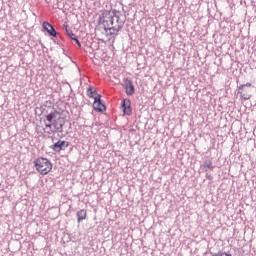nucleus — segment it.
Returning <instances> with one entry per match:
<instances>
[{
	"instance_id": "obj_1",
	"label": "nucleus",
	"mask_w": 256,
	"mask_h": 256,
	"mask_svg": "<svg viewBox=\"0 0 256 256\" xmlns=\"http://www.w3.org/2000/svg\"><path fill=\"white\" fill-rule=\"evenodd\" d=\"M46 121H48V124H45V129H52L54 128V131L61 133L63 131V126L65 125V118L61 116V113L54 111L50 114L46 115Z\"/></svg>"
},
{
	"instance_id": "obj_2",
	"label": "nucleus",
	"mask_w": 256,
	"mask_h": 256,
	"mask_svg": "<svg viewBox=\"0 0 256 256\" xmlns=\"http://www.w3.org/2000/svg\"><path fill=\"white\" fill-rule=\"evenodd\" d=\"M34 167L39 175H49L53 171V163L45 157H39L34 161Z\"/></svg>"
},
{
	"instance_id": "obj_3",
	"label": "nucleus",
	"mask_w": 256,
	"mask_h": 256,
	"mask_svg": "<svg viewBox=\"0 0 256 256\" xmlns=\"http://www.w3.org/2000/svg\"><path fill=\"white\" fill-rule=\"evenodd\" d=\"M113 13H114V10H112V11L105 10L101 14L100 21L104 27H111V23H112V20L114 17Z\"/></svg>"
},
{
	"instance_id": "obj_4",
	"label": "nucleus",
	"mask_w": 256,
	"mask_h": 256,
	"mask_svg": "<svg viewBox=\"0 0 256 256\" xmlns=\"http://www.w3.org/2000/svg\"><path fill=\"white\" fill-rule=\"evenodd\" d=\"M110 27H115V29H121L123 27V21H121V14L114 10L112 22Z\"/></svg>"
},
{
	"instance_id": "obj_5",
	"label": "nucleus",
	"mask_w": 256,
	"mask_h": 256,
	"mask_svg": "<svg viewBox=\"0 0 256 256\" xmlns=\"http://www.w3.org/2000/svg\"><path fill=\"white\" fill-rule=\"evenodd\" d=\"M94 111H98L100 113H103L105 111V104L101 103V95H97L94 97V103H93Z\"/></svg>"
},
{
	"instance_id": "obj_6",
	"label": "nucleus",
	"mask_w": 256,
	"mask_h": 256,
	"mask_svg": "<svg viewBox=\"0 0 256 256\" xmlns=\"http://www.w3.org/2000/svg\"><path fill=\"white\" fill-rule=\"evenodd\" d=\"M104 29L107 37H115L121 31V28H115V26H104Z\"/></svg>"
},
{
	"instance_id": "obj_7",
	"label": "nucleus",
	"mask_w": 256,
	"mask_h": 256,
	"mask_svg": "<svg viewBox=\"0 0 256 256\" xmlns=\"http://www.w3.org/2000/svg\"><path fill=\"white\" fill-rule=\"evenodd\" d=\"M122 111L124 112V115H131V100L124 99L122 100Z\"/></svg>"
},
{
	"instance_id": "obj_8",
	"label": "nucleus",
	"mask_w": 256,
	"mask_h": 256,
	"mask_svg": "<svg viewBox=\"0 0 256 256\" xmlns=\"http://www.w3.org/2000/svg\"><path fill=\"white\" fill-rule=\"evenodd\" d=\"M42 27L51 37H57V31H55V28H53V25L49 24V22H43Z\"/></svg>"
},
{
	"instance_id": "obj_9",
	"label": "nucleus",
	"mask_w": 256,
	"mask_h": 256,
	"mask_svg": "<svg viewBox=\"0 0 256 256\" xmlns=\"http://www.w3.org/2000/svg\"><path fill=\"white\" fill-rule=\"evenodd\" d=\"M125 83V89H126V94L127 95H133L135 93V87L133 86V82L129 79L124 80Z\"/></svg>"
},
{
	"instance_id": "obj_10",
	"label": "nucleus",
	"mask_w": 256,
	"mask_h": 256,
	"mask_svg": "<svg viewBox=\"0 0 256 256\" xmlns=\"http://www.w3.org/2000/svg\"><path fill=\"white\" fill-rule=\"evenodd\" d=\"M63 147H69V142L59 140L53 145L52 149L53 151L59 152L63 149Z\"/></svg>"
},
{
	"instance_id": "obj_11",
	"label": "nucleus",
	"mask_w": 256,
	"mask_h": 256,
	"mask_svg": "<svg viewBox=\"0 0 256 256\" xmlns=\"http://www.w3.org/2000/svg\"><path fill=\"white\" fill-rule=\"evenodd\" d=\"M76 217L78 219V223H81V221H85L87 219V210L81 209L77 212Z\"/></svg>"
},
{
	"instance_id": "obj_12",
	"label": "nucleus",
	"mask_w": 256,
	"mask_h": 256,
	"mask_svg": "<svg viewBox=\"0 0 256 256\" xmlns=\"http://www.w3.org/2000/svg\"><path fill=\"white\" fill-rule=\"evenodd\" d=\"M97 90H95V88L93 87H89L87 89V96L90 97V99H95V97H97Z\"/></svg>"
},
{
	"instance_id": "obj_13",
	"label": "nucleus",
	"mask_w": 256,
	"mask_h": 256,
	"mask_svg": "<svg viewBox=\"0 0 256 256\" xmlns=\"http://www.w3.org/2000/svg\"><path fill=\"white\" fill-rule=\"evenodd\" d=\"M240 95L244 99V101H248V99H251V92L249 91L241 90Z\"/></svg>"
},
{
	"instance_id": "obj_14",
	"label": "nucleus",
	"mask_w": 256,
	"mask_h": 256,
	"mask_svg": "<svg viewBox=\"0 0 256 256\" xmlns=\"http://www.w3.org/2000/svg\"><path fill=\"white\" fill-rule=\"evenodd\" d=\"M245 87H252V84L250 82L246 83V84H241L238 89L239 91H244Z\"/></svg>"
},
{
	"instance_id": "obj_15",
	"label": "nucleus",
	"mask_w": 256,
	"mask_h": 256,
	"mask_svg": "<svg viewBox=\"0 0 256 256\" xmlns=\"http://www.w3.org/2000/svg\"><path fill=\"white\" fill-rule=\"evenodd\" d=\"M205 167L208 169H213V163L211 161L205 163Z\"/></svg>"
},
{
	"instance_id": "obj_16",
	"label": "nucleus",
	"mask_w": 256,
	"mask_h": 256,
	"mask_svg": "<svg viewBox=\"0 0 256 256\" xmlns=\"http://www.w3.org/2000/svg\"><path fill=\"white\" fill-rule=\"evenodd\" d=\"M71 39H73L75 41V39H77V37L75 36V34H72L71 36Z\"/></svg>"
},
{
	"instance_id": "obj_17",
	"label": "nucleus",
	"mask_w": 256,
	"mask_h": 256,
	"mask_svg": "<svg viewBox=\"0 0 256 256\" xmlns=\"http://www.w3.org/2000/svg\"><path fill=\"white\" fill-rule=\"evenodd\" d=\"M66 31H67V33H68L69 37H71V36H72V34H73V32H71V31L69 32V30H67V29H66Z\"/></svg>"
},
{
	"instance_id": "obj_18",
	"label": "nucleus",
	"mask_w": 256,
	"mask_h": 256,
	"mask_svg": "<svg viewBox=\"0 0 256 256\" xmlns=\"http://www.w3.org/2000/svg\"><path fill=\"white\" fill-rule=\"evenodd\" d=\"M75 41H76L78 47H81V42H79L77 39H75Z\"/></svg>"
},
{
	"instance_id": "obj_19",
	"label": "nucleus",
	"mask_w": 256,
	"mask_h": 256,
	"mask_svg": "<svg viewBox=\"0 0 256 256\" xmlns=\"http://www.w3.org/2000/svg\"><path fill=\"white\" fill-rule=\"evenodd\" d=\"M207 179H211V176H207Z\"/></svg>"
}]
</instances>
